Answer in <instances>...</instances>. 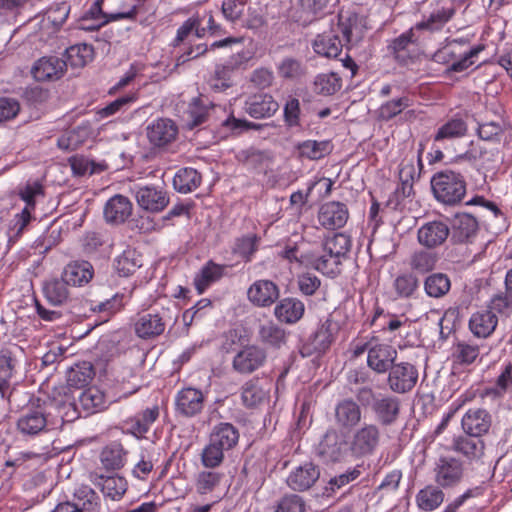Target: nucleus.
I'll return each mask as SVG.
<instances>
[{
	"mask_svg": "<svg viewBox=\"0 0 512 512\" xmlns=\"http://www.w3.org/2000/svg\"><path fill=\"white\" fill-rule=\"evenodd\" d=\"M67 285L62 276L61 279L46 281L43 286V292L49 303L55 306L65 303L69 296Z\"/></svg>",
	"mask_w": 512,
	"mask_h": 512,
	"instance_id": "obj_47",
	"label": "nucleus"
},
{
	"mask_svg": "<svg viewBox=\"0 0 512 512\" xmlns=\"http://www.w3.org/2000/svg\"><path fill=\"white\" fill-rule=\"evenodd\" d=\"M397 351L388 344H375L368 349V366L377 373L389 371L394 364Z\"/></svg>",
	"mask_w": 512,
	"mask_h": 512,
	"instance_id": "obj_21",
	"label": "nucleus"
},
{
	"mask_svg": "<svg viewBox=\"0 0 512 512\" xmlns=\"http://www.w3.org/2000/svg\"><path fill=\"white\" fill-rule=\"evenodd\" d=\"M418 278L412 273H404L396 277L393 286L398 297L409 298L417 290Z\"/></svg>",
	"mask_w": 512,
	"mask_h": 512,
	"instance_id": "obj_62",
	"label": "nucleus"
},
{
	"mask_svg": "<svg viewBox=\"0 0 512 512\" xmlns=\"http://www.w3.org/2000/svg\"><path fill=\"white\" fill-rule=\"evenodd\" d=\"M450 234V227L443 221H430L418 229L417 237L421 245L435 248L442 245Z\"/></svg>",
	"mask_w": 512,
	"mask_h": 512,
	"instance_id": "obj_16",
	"label": "nucleus"
},
{
	"mask_svg": "<svg viewBox=\"0 0 512 512\" xmlns=\"http://www.w3.org/2000/svg\"><path fill=\"white\" fill-rule=\"evenodd\" d=\"M372 411L380 424L391 425L399 417L400 400L391 395H379L372 405Z\"/></svg>",
	"mask_w": 512,
	"mask_h": 512,
	"instance_id": "obj_20",
	"label": "nucleus"
},
{
	"mask_svg": "<svg viewBox=\"0 0 512 512\" xmlns=\"http://www.w3.org/2000/svg\"><path fill=\"white\" fill-rule=\"evenodd\" d=\"M349 218L347 206L338 201H330L320 206L318 221L322 227L335 230L343 227Z\"/></svg>",
	"mask_w": 512,
	"mask_h": 512,
	"instance_id": "obj_12",
	"label": "nucleus"
},
{
	"mask_svg": "<svg viewBox=\"0 0 512 512\" xmlns=\"http://www.w3.org/2000/svg\"><path fill=\"white\" fill-rule=\"evenodd\" d=\"M95 375L94 367L90 362L83 361L71 367L67 373L69 386L82 388L88 385Z\"/></svg>",
	"mask_w": 512,
	"mask_h": 512,
	"instance_id": "obj_43",
	"label": "nucleus"
},
{
	"mask_svg": "<svg viewBox=\"0 0 512 512\" xmlns=\"http://www.w3.org/2000/svg\"><path fill=\"white\" fill-rule=\"evenodd\" d=\"M319 476V467L312 462H305L291 471L287 484L292 490L305 491L315 484Z\"/></svg>",
	"mask_w": 512,
	"mask_h": 512,
	"instance_id": "obj_15",
	"label": "nucleus"
},
{
	"mask_svg": "<svg viewBox=\"0 0 512 512\" xmlns=\"http://www.w3.org/2000/svg\"><path fill=\"white\" fill-rule=\"evenodd\" d=\"M244 109L251 117L262 119L274 115L279 104L269 94H256L246 100Z\"/></svg>",
	"mask_w": 512,
	"mask_h": 512,
	"instance_id": "obj_27",
	"label": "nucleus"
},
{
	"mask_svg": "<svg viewBox=\"0 0 512 512\" xmlns=\"http://www.w3.org/2000/svg\"><path fill=\"white\" fill-rule=\"evenodd\" d=\"M431 189L438 202L454 206L464 198L466 182L462 174L446 169L432 176Z\"/></svg>",
	"mask_w": 512,
	"mask_h": 512,
	"instance_id": "obj_3",
	"label": "nucleus"
},
{
	"mask_svg": "<svg viewBox=\"0 0 512 512\" xmlns=\"http://www.w3.org/2000/svg\"><path fill=\"white\" fill-rule=\"evenodd\" d=\"M381 440V432L376 424L365 423L356 429L349 444V453L353 458L361 459L374 454Z\"/></svg>",
	"mask_w": 512,
	"mask_h": 512,
	"instance_id": "obj_4",
	"label": "nucleus"
},
{
	"mask_svg": "<svg viewBox=\"0 0 512 512\" xmlns=\"http://www.w3.org/2000/svg\"><path fill=\"white\" fill-rule=\"evenodd\" d=\"M497 323L498 318L491 310H483L471 316L469 328L475 336L486 338L494 332Z\"/></svg>",
	"mask_w": 512,
	"mask_h": 512,
	"instance_id": "obj_34",
	"label": "nucleus"
},
{
	"mask_svg": "<svg viewBox=\"0 0 512 512\" xmlns=\"http://www.w3.org/2000/svg\"><path fill=\"white\" fill-rule=\"evenodd\" d=\"M338 331V324L328 317L319 328L303 344L300 353L303 357H309L314 353L325 352L334 340Z\"/></svg>",
	"mask_w": 512,
	"mask_h": 512,
	"instance_id": "obj_7",
	"label": "nucleus"
},
{
	"mask_svg": "<svg viewBox=\"0 0 512 512\" xmlns=\"http://www.w3.org/2000/svg\"><path fill=\"white\" fill-rule=\"evenodd\" d=\"M331 148L329 141L307 140L298 145L300 155L311 160L321 159L330 153Z\"/></svg>",
	"mask_w": 512,
	"mask_h": 512,
	"instance_id": "obj_55",
	"label": "nucleus"
},
{
	"mask_svg": "<svg viewBox=\"0 0 512 512\" xmlns=\"http://www.w3.org/2000/svg\"><path fill=\"white\" fill-rule=\"evenodd\" d=\"M132 208L133 205L127 197L114 195L104 206V218L108 223L122 224L131 216Z\"/></svg>",
	"mask_w": 512,
	"mask_h": 512,
	"instance_id": "obj_24",
	"label": "nucleus"
},
{
	"mask_svg": "<svg viewBox=\"0 0 512 512\" xmlns=\"http://www.w3.org/2000/svg\"><path fill=\"white\" fill-rule=\"evenodd\" d=\"M452 240L456 243L471 241L478 232L477 219L469 213H456L451 220Z\"/></svg>",
	"mask_w": 512,
	"mask_h": 512,
	"instance_id": "obj_18",
	"label": "nucleus"
},
{
	"mask_svg": "<svg viewBox=\"0 0 512 512\" xmlns=\"http://www.w3.org/2000/svg\"><path fill=\"white\" fill-rule=\"evenodd\" d=\"M464 463L453 456H442L434 464L435 483L442 489L459 485L464 477Z\"/></svg>",
	"mask_w": 512,
	"mask_h": 512,
	"instance_id": "obj_5",
	"label": "nucleus"
},
{
	"mask_svg": "<svg viewBox=\"0 0 512 512\" xmlns=\"http://www.w3.org/2000/svg\"><path fill=\"white\" fill-rule=\"evenodd\" d=\"M497 154L496 145L483 141H472L464 156L470 161L477 162L482 168L488 169L496 161Z\"/></svg>",
	"mask_w": 512,
	"mask_h": 512,
	"instance_id": "obj_31",
	"label": "nucleus"
},
{
	"mask_svg": "<svg viewBox=\"0 0 512 512\" xmlns=\"http://www.w3.org/2000/svg\"><path fill=\"white\" fill-rule=\"evenodd\" d=\"M342 47V41L332 30L317 35L313 42L314 51L327 58L337 57L340 54Z\"/></svg>",
	"mask_w": 512,
	"mask_h": 512,
	"instance_id": "obj_36",
	"label": "nucleus"
},
{
	"mask_svg": "<svg viewBox=\"0 0 512 512\" xmlns=\"http://www.w3.org/2000/svg\"><path fill=\"white\" fill-rule=\"evenodd\" d=\"M204 400L201 390L192 387L183 388L177 393L175 399L176 411L184 417H194L203 410Z\"/></svg>",
	"mask_w": 512,
	"mask_h": 512,
	"instance_id": "obj_13",
	"label": "nucleus"
},
{
	"mask_svg": "<svg viewBox=\"0 0 512 512\" xmlns=\"http://www.w3.org/2000/svg\"><path fill=\"white\" fill-rule=\"evenodd\" d=\"M412 105V100L408 96H402L383 103L377 110V117L382 121H389L401 114L405 109Z\"/></svg>",
	"mask_w": 512,
	"mask_h": 512,
	"instance_id": "obj_52",
	"label": "nucleus"
},
{
	"mask_svg": "<svg viewBox=\"0 0 512 512\" xmlns=\"http://www.w3.org/2000/svg\"><path fill=\"white\" fill-rule=\"evenodd\" d=\"M342 87V80L334 72L322 73L314 80V91L320 95H333Z\"/></svg>",
	"mask_w": 512,
	"mask_h": 512,
	"instance_id": "obj_54",
	"label": "nucleus"
},
{
	"mask_svg": "<svg viewBox=\"0 0 512 512\" xmlns=\"http://www.w3.org/2000/svg\"><path fill=\"white\" fill-rule=\"evenodd\" d=\"M452 449L469 460H477L484 455L485 443L480 437L459 436L454 439Z\"/></svg>",
	"mask_w": 512,
	"mask_h": 512,
	"instance_id": "obj_35",
	"label": "nucleus"
},
{
	"mask_svg": "<svg viewBox=\"0 0 512 512\" xmlns=\"http://www.w3.org/2000/svg\"><path fill=\"white\" fill-rule=\"evenodd\" d=\"M137 15V8L133 6L127 12L107 14L102 11L98 4H92L91 7L79 19V29L85 31H93L99 29L101 26L110 21L120 19H135Z\"/></svg>",
	"mask_w": 512,
	"mask_h": 512,
	"instance_id": "obj_8",
	"label": "nucleus"
},
{
	"mask_svg": "<svg viewBox=\"0 0 512 512\" xmlns=\"http://www.w3.org/2000/svg\"><path fill=\"white\" fill-rule=\"evenodd\" d=\"M141 266V257L134 249L125 250L115 260V269L124 277L133 274Z\"/></svg>",
	"mask_w": 512,
	"mask_h": 512,
	"instance_id": "obj_51",
	"label": "nucleus"
},
{
	"mask_svg": "<svg viewBox=\"0 0 512 512\" xmlns=\"http://www.w3.org/2000/svg\"><path fill=\"white\" fill-rule=\"evenodd\" d=\"M267 389L258 378L251 379L241 387V400L246 408H256L268 400Z\"/></svg>",
	"mask_w": 512,
	"mask_h": 512,
	"instance_id": "obj_32",
	"label": "nucleus"
},
{
	"mask_svg": "<svg viewBox=\"0 0 512 512\" xmlns=\"http://www.w3.org/2000/svg\"><path fill=\"white\" fill-rule=\"evenodd\" d=\"M418 381V370L409 362L394 363L387 379L389 388L398 394L410 392Z\"/></svg>",
	"mask_w": 512,
	"mask_h": 512,
	"instance_id": "obj_6",
	"label": "nucleus"
},
{
	"mask_svg": "<svg viewBox=\"0 0 512 512\" xmlns=\"http://www.w3.org/2000/svg\"><path fill=\"white\" fill-rule=\"evenodd\" d=\"M90 480L98 486L106 497L119 500L127 491V481L118 475L105 476L97 472L90 474Z\"/></svg>",
	"mask_w": 512,
	"mask_h": 512,
	"instance_id": "obj_22",
	"label": "nucleus"
},
{
	"mask_svg": "<svg viewBox=\"0 0 512 512\" xmlns=\"http://www.w3.org/2000/svg\"><path fill=\"white\" fill-rule=\"evenodd\" d=\"M437 262L436 254L420 250L412 254L410 259V267L419 273H427L434 269Z\"/></svg>",
	"mask_w": 512,
	"mask_h": 512,
	"instance_id": "obj_61",
	"label": "nucleus"
},
{
	"mask_svg": "<svg viewBox=\"0 0 512 512\" xmlns=\"http://www.w3.org/2000/svg\"><path fill=\"white\" fill-rule=\"evenodd\" d=\"M266 357L262 348L256 345L246 346L234 357L233 368L239 373L249 374L261 367Z\"/></svg>",
	"mask_w": 512,
	"mask_h": 512,
	"instance_id": "obj_14",
	"label": "nucleus"
},
{
	"mask_svg": "<svg viewBox=\"0 0 512 512\" xmlns=\"http://www.w3.org/2000/svg\"><path fill=\"white\" fill-rule=\"evenodd\" d=\"M149 143L156 148H164L174 142L178 135V127L168 118H158L146 127Z\"/></svg>",
	"mask_w": 512,
	"mask_h": 512,
	"instance_id": "obj_10",
	"label": "nucleus"
},
{
	"mask_svg": "<svg viewBox=\"0 0 512 512\" xmlns=\"http://www.w3.org/2000/svg\"><path fill=\"white\" fill-rule=\"evenodd\" d=\"M72 409L73 414L65 419L62 415L53 416L47 405H37L26 408L17 420L18 430L29 436L37 435L41 432L57 430L62 428L64 422H71L76 419V406L73 404L64 405L63 409Z\"/></svg>",
	"mask_w": 512,
	"mask_h": 512,
	"instance_id": "obj_1",
	"label": "nucleus"
},
{
	"mask_svg": "<svg viewBox=\"0 0 512 512\" xmlns=\"http://www.w3.org/2000/svg\"><path fill=\"white\" fill-rule=\"evenodd\" d=\"M187 117V127L189 129H194L208 120L209 108L202 98H193L187 110Z\"/></svg>",
	"mask_w": 512,
	"mask_h": 512,
	"instance_id": "obj_53",
	"label": "nucleus"
},
{
	"mask_svg": "<svg viewBox=\"0 0 512 512\" xmlns=\"http://www.w3.org/2000/svg\"><path fill=\"white\" fill-rule=\"evenodd\" d=\"M138 204L145 210L159 212L169 203L166 193L154 187H142L136 193Z\"/></svg>",
	"mask_w": 512,
	"mask_h": 512,
	"instance_id": "obj_33",
	"label": "nucleus"
},
{
	"mask_svg": "<svg viewBox=\"0 0 512 512\" xmlns=\"http://www.w3.org/2000/svg\"><path fill=\"white\" fill-rule=\"evenodd\" d=\"M349 453V444L340 432L330 428L320 441L317 454L324 462H338Z\"/></svg>",
	"mask_w": 512,
	"mask_h": 512,
	"instance_id": "obj_9",
	"label": "nucleus"
},
{
	"mask_svg": "<svg viewBox=\"0 0 512 512\" xmlns=\"http://www.w3.org/2000/svg\"><path fill=\"white\" fill-rule=\"evenodd\" d=\"M338 29L347 44H358L367 30L365 20L358 14L350 11L340 12L338 15Z\"/></svg>",
	"mask_w": 512,
	"mask_h": 512,
	"instance_id": "obj_11",
	"label": "nucleus"
},
{
	"mask_svg": "<svg viewBox=\"0 0 512 512\" xmlns=\"http://www.w3.org/2000/svg\"><path fill=\"white\" fill-rule=\"evenodd\" d=\"M304 304L295 298H285L275 307V316L282 322L295 323L304 314Z\"/></svg>",
	"mask_w": 512,
	"mask_h": 512,
	"instance_id": "obj_41",
	"label": "nucleus"
},
{
	"mask_svg": "<svg viewBox=\"0 0 512 512\" xmlns=\"http://www.w3.org/2000/svg\"><path fill=\"white\" fill-rule=\"evenodd\" d=\"M233 72L224 64H217L209 78V86L216 92H224L233 86Z\"/></svg>",
	"mask_w": 512,
	"mask_h": 512,
	"instance_id": "obj_57",
	"label": "nucleus"
},
{
	"mask_svg": "<svg viewBox=\"0 0 512 512\" xmlns=\"http://www.w3.org/2000/svg\"><path fill=\"white\" fill-rule=\"evenodd\" d=\"M455 9L453 5H438L425 19L415 25L416 30L436 32L441 30L453 17Z\"/></svg>",
	"mask_w": 512,
	"mask_h": 512,
	"instance_id": "obj_30",
	"label": "nucleus"
},
{
	"mask_svg": "<svg viewBox=\"0 0 512 512\" xmlns=\"http://www.w3.org/2000/svg\"><path fill=\"white\" fill-rule=\"evenodd\" d=\"M351 249V239L344 233H336L323 243L324 254L312 260L311 266L326 275L335 276L340 273L342 259Z\"/></svg>",
	"mask_w": 512,
	"mask_h": 512,
	"instance_id": "obj_2",
	"label": "nucleus"
},
{
	"mask_svg": "<svg viewBox=\"0 0 512 512\" xmlns=\"http://www.w3.org/2000/svg\"><path fill=\"white\" fill-rule=\"evenodd\" d=\"M258 339L266 346L279 349L286 343V332L272 321L259 325Z\"/></svg>",
	"mask_w": 512,
	"mask_h": 512,
	"instance_id": "obj_37",
	"label": "nucleus"
},
{
	"mask_svg": "<svg viewBox=\"0 0 512 512\" xmlns=\"http://www.w3.org/2000/svg\"><path fill=\"white\" fill-rule=\"evenodd\" d=\"M200 183L201 175L193 168L180 169L173 178L174 188L184 194L197 189Z\"/></svg>",
	"mask_w": 512,
	"mask_h": 512,
	"instance_id": "obj_44",
	"label": "nucleus"
},
{
	"mask_svg": "<svg viewBox=\"0 0 512 512\" xmlns=\"http://www.w3.org/2000/svg\"><path fill=\"white\" fill-rule=\"evenodd\" d=\"M66 62L56 56L42 57L32 68L33 76L38 81L56 80L64 75Z\"/></svg>",
	"mask_w": 512,
	"mask_h": 512,
	"instance_id": "obj_23",
	"label": "nucleus"
},
{
	"mask_svg": "<svg viewBox=\"0 0 512 512\" xmlns=\"http://www.w3.org/2000/svg\"><path fill=\"white\" fill-rule=\"evenodd\" d=\"M70 286L81 287L94 276V268L88 261H73L67 264L61 275Z\"/></svg>",
	"mask_w": 512,
	"mask_h": 512,
	"instance_id": "obj_28",
	"label": "nucleus"
},
{
	"mask_svg": "<svg viewBox=\"0 0 512 512\" xmlns=\"http://www.w3.org/2000/svg\"><path fill=\"white\" fill-rule=\"evenodd\" d=\"M467 132V125L461 118H453L443 124L434 136L435 141L455 139L462 137Z\"/></svg>",
	"mask_w": 512,
	"mask_h": 512,
	"instance_id": "obj_56",
	"label": "nucleus"
},
{
	"mask_svg": "<svg viewBox=\"0 0 512 512\" xmlns=\"http://www.w3.org/2000/svg\"><path fill=\"white\" fill-rule=\"evenodd\" d=\"M248 299L259 307L273 304L279 297L277 285L270 280H259L253 283L247 292Z\"/></svg>",
	"mask_w": 512,
	"mask_h": 512,
	"instance_id": "obj_26",
	"label": "nucleus"
},
{
	"mask_svg": "<svg viewBox=\"0 0 512 512\" xmlns=\"http://www.w3.org/2000/svg\"><path fill=\"white\" fill-rule=\"evenodd\" d=\"M223 474L216 471H202L196 478V491L205 495L213 492L222 481Z\"/></svg>",
	"mask_w": 512,
	"mask_h": 512,
	"instance_id": "obj_58",
	"label": "nucleus"
},
{
	"mask_svg": "<svg viewBox=\"0 0 512 512\" xmlns=\"http://www.w3.org/2000/svg\"><path fill=\"white\" fill-rule=\"evenodd\" d=\"M94 57V48L86 43L70 46L63 55L66 67L82 68L92 61Z\"/></svg>",
	"mask_w": 512,
	"mask_h": 512,
	"instance_id": "obj_39",
	"label": "nucleus"
},
{
	"mask_svg": "<svg viewBox=\"0 0 512 512\" xmlns=\"http://www.w3.org/2000/svg\"><path fill=\"white\" fill-rule=\"evenodd\" d=\"M78 502L59 503L53 512H97L99 503L98 496L90 488H83L76 494Z\"/></svg>",
	"mask_w": 512,
	"mask_h": 512,
	"instance_id": "obj_25",
	"label": "nucleus"
},
{
	"mask_svg": "<svg viewBox=\"0 0 512 512\" xmlns=\"http://www.w3.org/2000/svg\"><path fill=\"white\" fill-rule=\"evenodd\" d=\"M69 163L73 173L78 176L93 174L95 172L103 171L106 168L105 164L95 163L94 161L80 155L71 157L69 159Z\"/></svg>",
	"mask_w": 512,
	"mask_h": 512,
	"instance_id": "obj_64",
	"label": "nucleus"
},
{
	"mask_svg": "<svg viewBox=\"0 0 512 512\" xmlns=\"http://www.w3.org/2000/svg\"><path fill=\"white\" fill-rule=\"evenodd\" d=\"M257 242L258 237L255 234L242 236L235 240L232 252L248 262L257 250Z\"/></svg>",
	"mask_w": 512,
	"mask_h": 512,
	"instance_id": "obj_63",
	"label": "nucleus"
},
{
	"mask_svg": "<svg viewBox=\"0 0 512 512\" xmlns=\"http://www.w3.org/2000/svg\"><path fill=\"white\" fill-rule=\"evenodd\" d=\"M451 288L449 277L444 273H433L424 281V289L428 296L441 298L446 295Z\"/></svg>",
	"mask_w": 512,
	"mask_h": 512,
	"instance_id": "obj_50",
	"label": "nucleus"
},
{
	"mask_svg": "<svg viewBox=\"0 0 512 512\" xmlns=\"http://www.w3.org/2000/svg\"><path fill=\"white\" fill-rule=\"evenodd\" d=\"M492 424L489 412L482 408L469 409L462 418V428L465 433L473 437L486 434Z\"/></svg>",
	"mask_w": 512,
	"mask_h": 512,
	"instance_id": "obj_17",
	"label": "nucleus"
},
{
	"mask_svg": "<svg viewBox=\"0 0 512 512\" xmlns=\"http://www.w3.org/2000/svg\"><path fill=\"white\" fill-rule=\"evenodd\" d=\"M413 30H409L390 41L387 49L390 54L401 64H406L410 59L408 48L413 44Z\"/></svg>",
	"mask_w": 512,
	"mask_h": 512,
	"instance_id": "obj_49",
	"label": "nucleus"
},
{
	"mask_svg": "<svg viewBox=\"0 0 512 512\" xmlns=\"http://www.w3.org/2000/svg\"><path fill=\"white\" fill-rule=\"evenodd\" d=\"M100 462L107 471L121 469L126 461V451L120 443L105 446L100 453Z\"/></svg>",
	"mask_w": 512,
	"mask_h": 512,
	"instance_id": "obj_40",
	"label": "nucleus"
},
{
	"mask_svg": "<svg viewBox=\"0 0 512 512\" xmlns=\"http://www.w3.org/2000/svg\"><path fill=\"white\" fill-rule=\"evenodd\" d=\"M335 423L339 428L352 429L362 419V411L358 403L352 399L339 401L334 409Z\"/></svg>",
	"mask_w": 512,
	"mask_h": 512,
	"instance_id": "obj_19",
	"label": "nucleus"
},
{
	"mask_svg": "<svg viewBox=\"0 0 512 512\" xmlns=\"http://www.w3.org/2000/svg\"><path fill=\"white\" fill-rule=\"evenodd\" d=\"M158 416L159 408L158 406H154L131 418L130 423L133 432L140 435L146 433L149 430L150 425L158 418Z\"/></svg>",
	"mask_w": 512,
	"mask_h": 512,
	"instance_id": "obj_59",
	"label": "nucleus"
},
{
	"mask_svg": "<svg viewBox=\"0 0 512 512\" xmlns=\"http://www.w3.org/2000/svg\"><path fill=\"white\" fill-rule=\"evenodd\" d=\"M225 268V265H219L213 261L207 262L194 279L198 292L202 293L211 283L219 280L223 276Z\"/></svg>",
	"mask_w": 512,
	"mask_h": 512,
	"instance_id": "obj_46",
	"label": "nucleus"
},
{
	"mask_svg": "<svg viewBox=\"0 0 512 512\" xmlns=\"http://www.w3.org/2000/svg\"><path fill=\"white\" fill-rule=\"evenodd\" d=\"M165 328L166 323L158 314H143L134 323L135 334L143 340L160 336Z\"/></svg>",
	"mask_w": 512,
	"mask_h": 512,
	"instance_id": "obj_29",
	"label": "nucleus"
},
{
	"mask_svg": "<svg viewBox=\"0 0 512 512\" xmlns=\"http://www.w3.org/2000/svg\"><path fill=\"white\" fill-rule=\"evenodd\" d=\"M416 500L419 508L425 511H432L443 502L444 493L438 485H428L418 492Z\"/></svg>",
	"mask_w": 512,
	"mask_h": 512,
	"instance_id": "obj_48",
	"label": "nucleus"
},
{
	"mask_svg": "<svg viewBox=\"0 0 512 512\" xmlns=\"http://www.w3.org/2000/svg\"><path fill=\"white\" fill-rule=\"evenodd\" d=\"M278 74L283 79H298L305 75L306 69L302 62L292 57L284 58L277 67Z\"/></svg>",
	"mask_w": 512,
	"mask_h": 512,
	"instance_id": "obj_60",
	"label": "nucleus"
},
{
	"mask_svg": "<svg viewBox=\"0 0 512 512\" xmlns=\"http://www.w3.org/2000/svg\"><path fill=\"white\" fill-rule=\"evenodd\" d=\"M104 393L96 387H90L81 392L78 406L87 414L96 413L106 407Z\"/></svg>",
	"mask_w": 512,
	"mask_h": 512,
	"instance_id": "obj_42",
	"label": "nucleus"
},
{
	"mask_svg": "<svg viewBox=\"0 0 512 512\" xmlns=\"http://www.w3.org/2000/svg\"><path fill=\"white\" fill-rule=\"evenodd\" d=\"M210 440L225 451H229L238 443L239 432L230 423H220L213 428Z\"/></svg>",
	"mask_w": 512,
	"mask_h": 512,
	"instance_id": "obj_38",
	"label": "nucleus"
},
{
	"mask_svg": "<svg viewBox=\"0 0 512 512\" xmlns=\"http://www.w3.org/2000/svg\"><path fill=\"white\" fill-rule=\"evenodd\" d=\"M23 349L17 344H9L0 350V376L10 378L18 363Z\"/></svg>",
	"mask_w": 512,
	"mask_h": 512,
	"instance_id": "obj_45",
	"label": "nucleus"
}]
</instances>
